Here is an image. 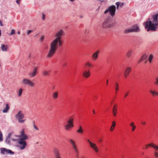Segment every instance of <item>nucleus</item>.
<instances>
[{"mask_svg": "<svg viewBox=\"0 0 158 158\" xmlns=\"http://www.w3.org/2000/svg\"><path fill=\"white\" fill-rule=\"evenodd\" d=\"M64 34L63 29H60L57 31L55 35V38L50 43V47L47 56L48 58L51 57L55 53L57 48L61 46L63 42L61 40Z\"/></svg>", "mask_w": 158, "mask_h": 158, "instance_id": "1", "label": "nucleus"}, {"mask_svg": "<svg viewBox=\"0 0 158 158\" xmlns=\"http://www.w3.org/2000/svg\"><path fill=\"white\" fill-rule=\"evenodd\" d=\"M158 14L154 15L152 16L153 19L152 21H147L145 24V28H147L148 31L150 30L156 31V29L158 27Z\"/></svg>", "mask_w": 158, "mask_h": 158, "instance_id": "2", "label": "nucleus"}, {"mask_svg": "<svg viewBox=\"0 0 158 158\" xmlns=\"http://www.w3.org/2000/svg\"><path fill=\"white\" fill-rule=\"evenodd\" d=\"M19 138L17 140L20 149H24L27 146L26 140L29 138L28 135L25 133L24 129H23L20 132V135L18 136Z\"/></svg>", "mask_w": 158, "mask_h": 158, "instance_id": "3", "label": "nucleus"}, {"mask_svg": "<svg viewBox=\"0 0 158 158\" xmlns=\"http://www.w3.org/2000/svg\"><path fill=\"white\" fill-rule=\"evenodd\" d=\"M116 24L115 20L107 18L104 19L102 23V27L104 28H110L114 27Z\"/></svg>", "mask_w": 158, "mask_h": 158, "instance_id": "4", "label": "nucleus"}, {"mask_svg": "<svg viewBox=\"0 0 158 158\" xmlns=\"http://www.w3.org/2000/svg\"><path fill=\"white\" fill-rule=\"evenodd\" d=\"M92 66L93 65L89 62H87L85 63V69L82 72V76L83 77L87 78L90 76L91 73L89 68Z\"/></svg>", "mask_w": 158, "mask_h": 158, "instance_id": "5", "label": "nucleus"}, {"mask_svg": "<svg viewBox=\"0 0 158 158\" xmlns=\"http://www.w3.org/2000/svg\"><path fill=\"white\" fill-rule=\"evenodd\" d=\"M140 29L139 26L137 24H135L130 27L128 28L125 30L124 33L127 34L129 33L133 32H138L139 31Z\"/></svg>", "mask_w": 158, "mask_h": 158, "instance_id": "6", "label": "nucleus"}, {"mask_svg": "<svg viewBox=\"0 0 158 158\" xmlns=\"http://www.w3.org/2000/svg\"><path fill=\"white\" fill-rule=\"evenodd\" d=\"M16 117L19 123H23L26 121V119H23L24 117V114L21 111H19L16 115Z\"/></svg>", "mask_w": 158, "mask_h": 158, "instance_id": "7", "label": "nucleus"}, {"mask_svg": "<svg viewBox=\"0 0 158 158\" xmlns=\"http://www.w3.org/2000/svg\"><path fill=\"white\" fill-rule=\"evenodd\" d=\"M116 10V6H112L109 7L108 9L106 10L104 12L105 14L109 12L110 15L112 16L113 17L115 14Z\"/></svg>", "mask_w": 158, "mask_h": 158, "instance_id": "8", "label": "nucleus"}, {"mask_svg": "<svg viewBox=\"0 0 158 158\" xmlns=\"http://www.w3.org/2000/svg\"><path fill=\"white\" fill-rule=\"evenodd\" d=\"M22 83L23 84L29 85L31 87H33L35 86V84L30 79L26 78H23V79Z\"/></svg>", "mask_w": 158, "mask_h": 158, "instance_id": "9", "label": "nucleus"}, {"mask_svg": "<svg viewBox=\"0 0 158 158\" xmlns=\"http://www.w3.org/2000/svg\"><path fill=\"white\" fill-rule=\"evenodd\" d=\"M69 142L71 144L72 148L75 152L77 155L79 153V151L76 144L75 142L72 139H70L69 140Z\"/></svg>", "mask_w": 158, "mask_h": 158, "instance_id": "10", "label": "nucleus"}, {"mask_svg": "<svg viewBox=\"0 0 158 158\" xmlns=\"http://www.w3.org/2000/svg\"><path fill=\"white\" fill-rule=\"evenodd\" d=\"M87 141L89 143L90 147L91 148L96 152H98L99 150L96 144L91 142L89 139L87 140Z\"/></svg>", "mask_w": 158, "mask_h": 158, "instance_id": "11", "label": "nucleus"}, {"mask_svg": "<svg viewBox=\"0 0 158 158\" xmlns=\"http://www.w3.org/2000/svg\"><path fill=\"white\" fill-rule=\"evenodd\" d=\"M37 73V67H36L31 72L28 73V75L31 77H33L36 76Z\"/></svg>", "mask_w": 158, "mask_h": 158, "instance_id": "12", "label": "nucleus"}, {"mask_svg": "<svg viewBox=\"0 0 158 158\" xmlns=\"http://www.w3.org/2000/svg\"><path fill=\"white\" fill-rule=\"evenodd\" d=\"M1 153L2 154H13V152L10 150L7 149L5 148H1Z\"/></svg>", "mask_w": 158, "mask_h": 158, "instance_id": "13", "label": "nucleus"}, {"mask_svg": "<svg viewBox=\"0 0 158 158\" xmlns=\"http://www.w3.org/2000/svg\"><path fill=\"white\" fill-rule=\"evenodd\" d=\"M99 53V51L98 50L93 54L92 57L93 60H96L97 59L98 57Z\"/></svg>", "mask_w": 158, "mask_h": 158, "instance_id": "14", "label": "nucleus"}, {"mask_svg": "<svg viewBox=\"0 0 158 158\" xmlns=\"http://www.w3.org/2000/svg\"><path fill=\"white\" fill-rule=\"evenodd\" d=\"M74 121V118L73 117H70L69 119L67 121V123L68 124H69L71 126L74 127V125L73 124V121Z\"/></svg>", "mask_w": 158, "mask_h": 158, "instance_id": "15", "label": "nucleus"}, {"mask_svg": "<svg viewBox=\"0 0 158 158\" xmlns=\"http://www.w3.org/2000/svg\"><path fill=\"white\" fill-rule=\"evenodd\" d=\"M117 105L116 104H115L113 107L112 113L114 116H115L116 115L117 112Z\"/></svg>", "mask_w": 158, "mask_h": 158, "instance_id": "16", "label": "nucleus"}, {"mask_svg": "<svg viewBox=\"0 0 158 158\" xmlns=\"http://www.w3.org/2000/svg\"><path fill=\"white\" fill-rule=\"evenodd\" d=\"M149 92L152 94L153 97L158 95V93L154 90H149Z\"/></svg>", "mask_w": 158, "mask_h": 158, "instance_id": "17", "label": "nucleus"}, {"mask_svg": "<svg viewBox=\"0 0 158 158\" xmlns=\"http://www.w3.org/2000/svg\"><path fill=\"white\" fill-rule=\"evenodd\" d=\"M1 49L2 51H6L8 48V46L4 44H1Z\"/></svg>", "mask_w": 158, "mask_h": 158, "instance_id": "18", "label": "nucleus"}, {"mask_svg": "<svg viewBox=\"0 0 158 158\" xmlns=\"http://www.w3.org/2000/svg\"><path fill=\"white\" fill-rule=\"evenodd\" d=\"M54 154L55 157L60 156V153L59 152L58 150L56 148H55L54 149Z\"/></svg>", "mask_w": 158, "mask_h": 158, "instance_id": "19", "label": "nucleus"}, {"mask_svg": "<svg viewBox=\"0 0 158 158\" xmlns=\"http://www.w3.org/2000/svg\"><path fill=\"white\" fill-rule=\"evenodd\" d=\"M116 123L115 121H113L112 122V124L111 127H110V130L111 131H112L114 129L116 126Z\"/></svg>", "mask_w": 158, "mask_h": 158, "instance_id": "20", "label": "nucleus"}, {"mask_svg": "<svg viewBox=\"0 0 158 158\" xmlns=\"http://www.w3.org/2000/svg\"><path fill=\"white\" fill-rule=\"evenodd\" d=\"M83 131L82 127L81 125L79 126V128L77 131V133L80 134H82L83 132Z\"/></svg>", "mask_w": 158, "mask_h": 158, "instance_id": "21", "label": "nucleus"}, {"mask_svg": "<svg viewBox=\"0 0 158 158\" xmlns=\"http://www.w3.org/2000/svg\"><path fill=\"white\" fill-rule=\"evenodd\" d=\"M10 107L9 106V105L8 104H6V107L3 110V113H6L8 110L9 109Z\"/></svg>", "mask_w": 158, "mask_h": 158, "instance_id": "22", "label": "nucleus"}, {"mask_svg": "<svg viewBox=\"0 0 158 158\" xmlns=\"http://www.w3.org/2000/svg\"><path fill=\"white\" fill-rule=\"evenodd\" d=\"M133 52V50L132 49H130L129 50L127 53V56L129 57H131L132 53Z\"/></svg>", "mask_w": 158, "mask_h": 158, "instance_id": "23", "label": "nucleus"}, {"mask_svg": "<svg viewBox=\"0 0 158 158\" xmlns=\"http://www.w3.org/2000/svg\"><path fill=\"white\" fill-rule=\"evenodd\" d=\"M58 97V93L57 92H54L52 94V98L54 99L57 98Z\"/></svg>", "mask_w": 158, "mask_h": 158, "instance_id": "24", "label": "nucleus"}, {"mask_svg": "<svg viewBox=\"0 0 158 158\" xmlns=\"http://www.w3.org/2000/svg\"><path fill=\"white\" fill-rule=\"evenodd\" d=\"M131 70V67H128L126 68L124 73L129 75L130 73Z\"/></svg>", "mask_w": 158, "mask_h": 158, "instance_id": "25", "label": "nucleus"}, {"mask_svg": "<svg viewBox=\"0 0 158 158\" xmlns=\"http://www.w3.org/2000/svg\"><path fill=\"white\" fill-rule=\"evenodd\" d=\"M118 87H119V85H118V83L117 82H116L115 83V85H114V88H115V90L116 91V92H115L116 94L117 92L119 90Z\"/></svg>", "mask_w": 158, "mask_h": 158, "instance_id": "26", "label": "nucleus"}, {"mask_svg": "<svg viewBox=\"0 0 158 158\" xmlns=\"http://www.w3.org/2000/svg\"><path fill=\"white\" fill-rule=\"evenodd\" d=\"M9 135H11L10 137L9 138L10 139L12 140H13V141H15L16 140V139H14V137H17V136H17L15 135H14L13 134H12L11 133Z\"/></svg>", "mask_w": 158, "mask_h": 158, "instance_id": "27", "label": "nucleus"}, {"mask_svg": "<svg viewBox=\"0 0 158 158\" xmlns=\"http://www.w3.org/2000/svg\"><path fill=\"white\" fill-rule=\"evenodd\" d=\"M42 74L44 76H48L49 75V72L47 70H44L43 71Z\"/></svg>", "mask_w": 158, "mask_h": 158, "instance_id": "28", "label": "nucleus"}, {"mask_svg": "<svg viewBox=\"0 0 158 158\" xmlns=\"http://www.w3.org/2000/svg\"><path fill=\"white\" fill-rule=\"evenodd\" d=\"M11 135H9L8 136L6 137V143H8V144H10V139L9 138L10 137Z\"/></svg>", "mask_w": 158, "mask_h": 158, "instance_id": "29", "label": "nucleus"}, {"mask_svg": "<svg viewBox=\"0 0 158 158\" xmlns=\"http://www.w3.org/2000/svg\"><path fill=\"white\" fill-rule=\"evenodd\" d=\"M64 127L67 131H69V129L73 127L71 125L69 124H67Z\"/></svg>", "mask_w": 158, "mask_h": 158, "instance_id": "30", "label": "nucleus"}, {"mask_svg": "<svg viewBox=\"0 0 158 158\" xmlns=\"http://www.w3.org/2000/svg\"><path fill=\"white\" fill-rule=\"evenodd\" d=\"M154 83L155 85L158 86V77H157L155 78L154 81Z\"/></svg>", "mask_w": 158, "mask_h": 158, "instance_id": "31", "label": "nucleus"}, {"mask_svg": "<svg viewBox=\"0 0 158 158\" xmlns=\"http://www.w3.org/2000/svg\"><path fill=\"white\" fill-rule=\"evenodd\" d=\"M157 150H156L155 149L154 152V155L155 157L156 158H158V152H157Z\"/></svg>", "mask_w": 158, "mask_h": 158, "instance_id": "32", "label": "nucleus"}, {"mask_svg": "<svg viewBox=\"0 0 158 158\" xmlns=\"http://www.w3.org/2000/svg\"><path fill=\"white\" fill-rule=\"evenodd\" d=\"M153 58V55L152 54H151L150 55V56H149V58H148V60L151 63L152 61V59Z\"/></svg>", "mask_w": 158, "mask_h": 158, "instance_id": "33", "label": "nucleus"}, {"mask_svg": "<svg viewBox=\"0 0 158 158\" xmlns=\"http://www.w3.org/2000/svg\"><path fill=\"white\" fill-rule=\"evenodd\" d=\"M23 91V89L22 88H20L19 89L18 95L19 97L21 96L22 94V92Z\"/></svg>", "mask_w": 158, "mask_h": 158, "instance_id": "34", "label": "nucleus"}, {"mask_svg": "<svg viewBox=\"0 0 158 158\" xmlns=\"http://www.w3.org/2000/svg\"><path fill=\"white\" fill-rule=\"evenodd\" d=\"M147 56L146 54H143L142 56L141 59V60H143L146 58Z\"/></svg>", "mask_w": 158, "mask_h": 158, "instance_id": "35", "label": "nucleus"}, {"mask_svg": "<svg viewBox=\"0 0 158 158\" xmlns=\"http://www.w3.org/2000/svg\"><path fill=\"white\" fill-rule=\"evenodd\" d=\"M152 147L156 150H158V145H157L155 144L152 145Z\"/></svg>", "mask_w": 158, "mask_h": 158, "instance_id": "36", "label": "nucleus"}, {"mask_svg": "<svg viewBox=\"0 0 158 158\" xmlns=\"http://www.w3.org/2000/svg\"><path fill=\"white\" fill-rule=\"evenodd\" d=\"M153 144H154V143H149L148 144H147V145H145V147H146V148H145L146 149H147L148 147H149V146H151V147H152V145Z\"/></svg>", "mask_w": 158, "mask_h": 158, "instance_id": "37", "label": "nucleus"}, {"mask_svg": "<svg viewBox=\"0 0 158 158\" xmlns=\"http://www.w3.org/2000/svg\"><path fill=\"white\" fill-rule=\"evenodd\" d=\"M15 34V31L14 29H12L11 30V32L10 34V35H14Z\"/></svg>", "mask_w": 158, "mask_h": 158, "instance_id": "38", "label": "nucleus"}, {"mask_svg": "<svg viewBox=\"0 0 158 158\" xmlns=\"http://www.w3.org/2000/svg\"><path fill=\"white\" fill-rule=\"evenodd\" d=\"M116 5L117 6V8L118 9V7L120 6V3L119 2H117L116 3Z\"/></svg>", "mask_w": 158, "mask_h": 158, "instance_id": "39", "label": "nucleus"}, {"mask_svg": "<svg viewBox=\"0 0 158 158\" xmlns=\"http://www.w3.org/2000/svg\"><path fill=\"white\" fill-rule=\"evenodd\" d=\"M67 62H63V66H64V67H65L67 65Z\"/></svg>", "mask_w": 158, "mask_h": 158, "instance_id": "40", "label": "nucleus"}, {"mask_svg": "<svg viewBox=\"0 0 158 158\" xmlns=\"http://www.w3.org/2000/svg\"><path fill=\"white\" fill-rule=\"evenodd\" d=\"M32 31L31 30H28L27 32V35H28L29 34H30V33H31Z\"/></svg>", "mask_w": 158, "mask_h": 158, "instance_id": "41", "label": "nucleus"}, {"mask_svg": "<svg viewBox=\"0 0 158 158\" xmlns=\"http://www.w3.org/2000/svg\"><path fill=\"white\" fill-rule=\"evenodd\" d=\"M42 19L43 20H44V19H45V15L44 14H42Z\"/></svg>", "mask_w": 158, "mask_h": 158, "instance_id": "42", "label": "nucleus"}, {"mask_svg": "<svg viewBox=\"0 0 158 158\" xmlns=\"http://www.w3.org/2000/svg\"><path fill=\"white\" fill-rule=\"evenodd\" d=\"M129 92H127L124 95V97L126 98L128 95Z\"/></svg>", "mask_w": 158, "mask_h": 158, "instance_id": "43", "label": "nucleus"}, {"mask_svg": "<svg viewBox=\"0 0 158 158\" xmlns=\"http://www.w3.org/2000/svg\"><path fill=\"white\" fill-rule=\"evenodd\" d=\"M130 126L131 127H133L135 125H134V123L133 122H132L130 124Z\"/></svg>", "mask_w": 158, "mask_h": 158, "instance_id": "44", "label": "nucleus"}, {"mask_svg": "<svg viewBox=\"0 0 158 158\" xmlns=\"http://www.w3.org/2000/svg\"><path fill=\"white\" fill-rule=\"evenodd\" d=\"M132 127V131H135V129L136 128V126H134V127Z\"/></svg>", "mask_w": 158, "mask_h": 158, "instance_id": "45", "label": "nucleus"}, {"mask_svg": "<svg viewBox=\"0 0 158 158\" xmlns=\"http://www.w3.org/2000/svg\"><path fill=\"white\" fill-rule=\"evenodd\" d=\"M44 36H42L40 38V40L41 41H42L44 39Z\"/></svg>", "mask_w": 158, "mask_h": 158, "instance_id": "46", "label": "nucleus"}, {"mask_svg": "<svg viewBox=\"0 0 158 158\" xmlns=\"http://www.w3.org/2000/svg\"><path fill=\"white\" fill-rule=\"evenodd\" d=\"M124 75L125 78H127V76L129 75V74H127L125 73H124Z\"/></svg>", "mask_w": 158, "mask_h": 158, "instance_id": "47", "label": "nucleus"}, {"mask_svg": "<svg viewBox=\"0 0 158 158\" xmlns=\"http://www.w3.org/2000/svg\"><path fill=\"white\" fill-rule=\"evenodd\" d=\"M33 126H34V128L36 130H38L39 129L38 128H37L35 126V124H34V125H33Z\"/></svg>", "mask_w": 158, "mask_h": 158, "instance_id": "48", "label": "nucleus"}, {"mask_svg": "<svg viewBox=\"0 0 158 158\" xmlns=\"http://www.w3.org/2000/svg\"><path fill=\"white\" fill-rule=\"evenodd\" d=\"M120 3V6L121 7L122 6H123L124 5V3L123 2H121Z\"/></svg>", "mask_w": 158, "mask_h": 158, "instance_id": "49", "label": "nucleus"}, {"mask_svg": "<svg viewBox=\"0 0 158 158\" xmlns=\"http://www.w3.org/2000/svg\"><path fill=\"white\" fill-rule=\"evenodd\" d=\"M141 123L143 125H145L146 124V122H141Z\"/></svg>", "mask_w": 158, "mask_h": 158, "instance_id": "50", "label": "nucleus"}, {"mask_svg": "<svg viewBox=\"0 0 158 158\" xmlns=\"http://www.w3.org/2000/svg\"><path fill=\"white\" fill-rule=\"evenodd\" d=\"M143 61L142 60H141V59H140L138 61V63H140L142 61Z\"/></svg>", "mask_w": 158, "mask_h": 158, "instance_id": "51", "label": "nucleus"}, {"mask_svg": "<svg viewBox=\"0 0 158 158\" xmlns=\"http://www.w3.org/2000/svg\"><path fill=\"white\" fill-rule=\"evenodd\" d=\"M0 25L1 26H3V24H2V21L1 20H0Z\"/></svg>", "mask_w": 158, "mask_h": 158, "instance_id": "52", "label": "nucleus"}, {"mask_svg": "<svg viewBox=\"0 0 158 158\" xmlns=\"http://www.w3.org/2000/svg\"><path fill=\"white\" fill-rule=\"evenodd\" d=\"M20 1V0H17V1H16V2H17V3H18V4H19V1Z\"/></svg>", "mask_w": 158, "mask_h": 158, "instance_id": "53", "label": "nucleus"}, {"mask_svg": "<svg viewBox=\"0 0 158 158\" xmlns=\"http://www.w3.org/2000/svg\"><path fill=\"white\" fill-rule=\"evenodd\" d=\"M17 33L18 35H20V31H18L17 32Z\"/></svg>", "mask_w": 158, "mask_h": 158, "instance_id": "54", "label": "nucleus"}, {"mask_svg": "<svg viewBox=\"0 0 158 158\" xmlns=\"http://www.w3.org/2000/svg\"><path fill=\"white\" fill-rule=\"evenodd\" d=\"M108 79H107V80H106V85H108Z\"/></svg>", "mask_w": 158, "mask_h": 158, "instance_id": "55", "label": "nucleus"}, {"mask_svg": "<svg viewBox=\"0 0 158 158\" xmlns=\"http://www.w3.org/2000/svg\"><path fill=\"white\" fill-rule=\"evenodd\" d=\"M93 113L94 114H95V111L94 110H93Z\"/></svg>", "mask_w": 158, "mask_h": 158, "instance_id": "56", "label": "nucleus"}, {"mask_svg": "<svg viewBox=\"0 0 158 158\" xmlns=\"http://www.w3.org/2000/svg\"><path fill=\"white\" fill-rule=\"evenodd\" d=\"M55 158H61L60 156H57L55 157Z\"/></svg>", "mask_w": 158, "mask_h": 158, "instance_id": "57", "label": "nucleus"}, {"mask_svg": "<svg viewBox=\"0 0 158 158\" xmlns=\"http://www.w3.org/2000/svg\"><path fill=\"white\" fill-rule=\"evenodd\" d=\"M99 141L100 142H102V139H100V140H99Z\"/></svg>", "mask_w": 158, "mask_h": 158, "instance_id": "58", "label": "nucleus"}, {"mask_svg": "<svg viewBox=\"0 0 158 158\" xmlns=\"http://www.w3.org/2000/svg\"><path fill=\"white\" fill-rule=\"evenodd\" d=\"M1 30H0V36H1Z\"/></svg>", "mask_w": 158, "mask_h": 158, "instance_id": "59", "label": "nucleus"}, {"mask_svg": "<svg viewBox=\"0 0 158 158\" xmlns=\"http://www.w3.org/2000/svg\"><path fill=\"white\" fill-rule=\"evenodd\" d=\"M70 1H72V2H73L75 0H70Z\"/></svg>", "mask_w": 158, "mask_h": 158, "instance_id": "60", "label": "nucleus"}]
</instances>
